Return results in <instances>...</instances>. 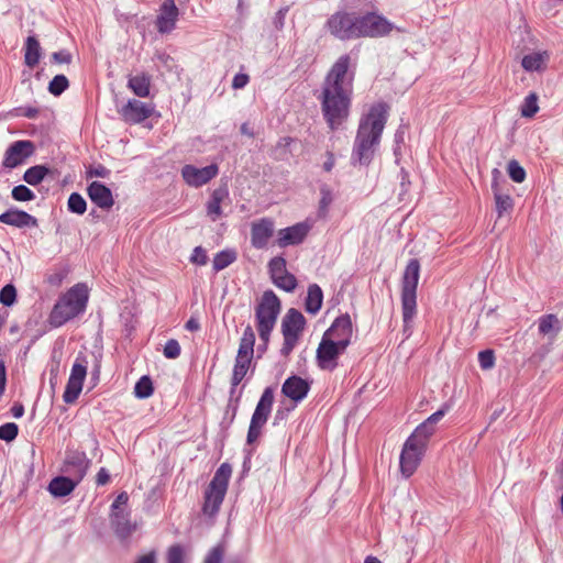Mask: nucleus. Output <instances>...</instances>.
<instances>
[{
	"label": "nucleus",
	"instance_id": "nucleus-1",
	"mask_svg": "<svg viewBox=\"0 0 563 563\" xmlns=\"http://www.w3.org/2000/svg\"><path fill=\"white\" fill-rule=\"evenodd\" d=\"M356 63L350 54L341 55L330 67L317 96L322 118L331 131L347 121L354 95Z\"/></svg>",
	"mask_w": 563,
	"mask_h": 563
},
{
	"label": "nucleus",
	"instance_id": "nucleus-2",
	"mask_svg": "<svg viewBox=\"0 0 563 563\" xmlns=\"http://www.w3.org/2000/svg\"><path fill=\"white\" fill-rule=\"evenodd\" d=\"M388 110L387 103L377 102L360 119L351 153L353 166H368L372 163L388 119Z\"/></svg>",
	"mask_w": 563,
	"mask_h": 563
},
{
	"label": "nucleus",
	"instance_id": "nucleus-3",
	"mask_svg": "<svg viewBox=\"0 0 563 563\" xmlns=\"http://www.w3.org/2000/svg\"><path fill=\"white\" fill-rule=\"evenodd\" d=\"M420 277V263L409 260L401 278L402 332L408 339L412 334L413 319L417 314V287Z\"/></svg>",
	"mask_w": 563,
	"mask_h": 563
},
{
	"label": "nucleus",
	"instance_id": "nucleus-4",
	"mask_svg": "<svg viewBox=\"0 0 563 563\" xmlns=\"http://www.w3.org/2000/svg\"><path fill=\"white\" fill-rule=\"evenodd\" d=\"M89 299L88 287L85 284H76L64 294L54 305L49 313V324L59 328L69 320L82 314Z\"/></svg>",
	"mask_w": 563,
	"mask_h": 563
},
{
	"label": "nucleus",
	"instance_id": "nucleus-5",
	"mask_svg": "<svg viewBox=\"0 0 563 563\" xmlns=\"http://www.w3.org/2000/svg\"><path fill=\"white\" fill-rule=\"evenodd\" d=\"M280 308L282 303L276 294L271 289L265 290L255 308L256 328L261 341L269 342Z\"/></svg>",
	"mask_w": 563,
	"mask_h": 563
},
{
	"label": "nucleus",
	"instance_id": "nucleus-6",
	"mask_svg": "<svg viewBox=\"0 0 563 563\" xmlns=\"http://www.w3.org/2000/svg\"><path fill=\"white\" fill-rule=\"evenodd\" d=\"M232 475V466L230 463H222L216 471L210 484L205 492V501L202 506L203 514L214 516L223 500L228 490L229 481Z\"/></svg>",
	"mask_w": 563,
	"mask_h": 563
},
{
	"label": "nucleus",
	"instance_id": "nucleus-7",
	"mask_svg": "<svg viewBox=\"0 0 563 563\" xmlns=\"http://www.w3.org/2000/svg\"><path fill=\"white\" fill-rule=\"evenodd\" d=\"M395 29V24L377 10L356 13L355 40L385 37Z\"/></svg>",
	"mask_w": 563,
	"mask_h": 563
},
{
	"label": "nucleus",
	"instance_id": "nucleus-8",
	"mask_svg": "<svg viewBox=\"0 0 563 563\" xmlns=\"http://www.w3.org/2000/svg\"><path fill=\"white\" fill-rule=\"evenodd\" d=\"M255 333L253 328L247 324L240 339L238 353L234 358L232 377L243 380L250 373L253 376L256 367L254 358Z\"/></svg>",
	"mask_w": 563,
	"mask_h": 563
},
{
	"label": "nucleus",
	"instance_id": "nucleus-9",
	"mask_svg": "<svg viewBox=\"0 0 563 563\" xmlns=\"http://www.w3.org/2000/svg\"><path fill=\"white\" fill-rule=\"evenodd\" d=\"M306 327V318L296 308L287 310L282 320V334L284 343L280 349L283 356H288L297 345Z\"/></svg>",
	"mask_w": 563,
	"mask_h": 563
},
{
	"label": "nucleus",
	"instance_id": "nucleus-10",
	"mask_svg": "<svg viewBox=\"0 0 563 563\" xmlns=\"http://www.w3.org/2000/svg\"><path fill=\"white\" fill-rule=\"evenodd\" d=\"M274 404V389L266 387L255 407L246 435V444H253L262 434V428L267 422Z\"/></svg>",
	"mask_w": 563,
	"mask_h": 563
},
{
	"label": "nucleus",
	"instance_id": "nucleus-11",
	"mask_svg": "<svg viewBox=\"0 0 563 563\" xmlns=\"http://www.w3.org/2000/svg\"><path fill=\"white\" fill-rule=\"evenodd\" d=\"M325 31L334 38L346 42L355 40L356 12L339 10L331 14L325 23Z\"/></svg>",
	"mask_w": 563,
	"mask_h": 563
},
{
	"label": "nucleus",
	"instance_id": "nucleus-12",
	"mask_svg": "<svg viewBox=\"0 0 563 563\" xmlns=\"http://www.w3.org/2000/svg\"><path fill=\"white\" fill-rule=\"evenodd\" d=\"M346 347L330 338L322 335L316 353V361L319 368L323 371H334L338 367V358L345 352Z\"/></svg>",
	"mask_w": 563,
	"mask_h": 563
},
{
	"label": "nucleus",
	"instance_id": "nucleus-13",
	"mask_svg": "<svg viewBox=\"0 0 563 563\" xmlns=\"http://www.w3.org/2000/svg\"><path fill=\"white\" fill-rule=\"evenodd\" d=\"M424 452L426 448L420 446L418 443L409 439L405 441L399 456V466L402 476L409 478L417 471Z\"/></svg>",
	"mask_w": 563,
	"mask_h": 563
},
{
	"label": "nucleus",
	"instance_id": "nucleus-14",
	"mask_svg": "<svg viewBox=\"0 0 563 563\" xmlns=\"http://www.w3.org/2000/svg\"><path fill=\"white\" fill-rule=\"evenodd\" d=\"M35 152V145L29 140H19L9 145L4 153L2 165L4 168H15L23 164Z\"/></svg>",
	"mask_w": 563,
	"mask_h": 563
},
{
	"label": "nucleus",
	"instance_id": "nucleus-15",
	"mask_svg": "<svg viewBox=\"0 0 563 563\" xmlns=\"http://www.w3.org/2000/svg\"><path fill=\"white\" fill-rule=\"evenodd\" d=\"M322 335L334 340L341 347H347L352 342L353 335V325L350 314L343 313L336 317Z\"/></svg>",
	"mask_w": 563,
	"mask_h": 563
},
{
	"label": "nucleus",
	"instance_id": "nucleus-16",
	"mask_svg": "<svg viewBox=\"0 0 563 563\" xmlns=\"http://www.w3.org/2000/svg\"><path fill=\"white\" fill-rule=\"evenodd\" d=\"M311 228V223L308 221H302L294 225L280 229L277 233L276 243L280 249L299 245L306 240Z\"/></svg>",
	"mask_w": 563,
	"mask_h": 563
},
{
	"label": "nucleus",
	"instance_id": "nucleus-17",
	"mask_svg": "<svg viewBox=\"0 0 563 563\" xmlns=\"http://www.w3.org/2000/svg\"><path fill=\"white\" fill-rule=\"evenodd\" d=\"M219 173L217 164L198 168L194 165L187 164L181 168V176L185 183L190 187H201L213 179Z\"/></svg>",
	"mask_w": 563,
	"mask_h": 563
},
{
	"label": "nucleus",
	"instance_id": "nucleus-18",
	"mask_svg": "<svg viewBox=\"0 0 563 563\" xmlns=\"http://www.w3.org/2000/svg\"><path fill=\"white\" fill-rule=\"evenodd\" d=\"M91 461L84 451H68L64 461L63 471L80 483L86 476Z\"/></svg>",
	"mask_w": 563,
	"mask_h": 563
},
{
	"label": "nucleus",
	"instance_id": "nucleus-19",
	"mask_svg": "<svg viewBox=\"0 0 563 563\" xmlns=\"http://www.w3.org/2000/svg\"><path fill=\"white\" fill-rule=\"evenodd\" d=\"M118 112L125 122L137 124L152 117L154 106L131 99Z\"/></svg>",
	"mask_w": 563,
	"mask_h": 563
},
{
	"label": "nucleus",
	"instance_id": "nucleus-20",
	"mask_svg": "<svg viewBox=\"0 0 563 563\" xmlns=\"http://www.w3.org/2000/svg\"><path fill=\"white\" fill-rule=\"evenodd\" d=\"M275 222L272 218L265 217L251 224V244L257 250L265 249L274 235Z\"/></svg>",
	"mask_w": 563,
	"mask_h": 563
},
{
	"label": "nucleus",
	"instance_id": "nucleus-21",
	"mask_svg": "<svg viewBox=\"0 0 563 563\" xmlns=\"http://www.w3.org/2000/svg\"><path fill=\"white\" fill-rule=\"evenodd\" d=\"M311 388V383L298 375L286 378L282 386V394L295 404L302 401Z\"/></svg>",
	"mask_w": 563,
	"mask_h": 563
},
{
	"label": "nucleus",
	"instance_id": "nucleus-22",
	"mask_svg": "<svg viewBox=\"0 0 563 563\" xmlns=\"http://www.w3.org/2000/svg\"><path fill=\"white\" fill-rule=\"evenodd\" d=\"M179 10L174 0H164L156 19L157 31L162 34L170 33L178 20Z\"/></svg>",
	"mask_w": 563,
	"mask_h": 563
},
{
	"label": "nucleus",
	"instance_id": "nucleus-23",
	"mask_svg": "<svg viewBox=\"0 0 563 563\" xmlns=\"http://www.w3.org/2000/svg\"><path fill=\"white\" fill-rule=\"evenodd\" d=\"M0 222L18 229L38 227V222L35 217L15 207H11L1 213Z\"/></svg>",
	"mask_w": 563,
	"mask_h": 563
},
{
	"label": "nucleus",
	"instance_id": "nucleus-24",
	"mask_svg": "<svg viewBox=\"0 0 563 563\" xmlns=\"http://www.w3.org/2000/svg\"><path fill=\"white\" fill-rule=\"evenodd\" d=\"M89 199L100 209L109 210L114 205L112 191L100 181H92L87 187Z\"/></svg>",
	"mask_w": 563,
	"mask_h": 563
},
{
	"label": "nucleus",
	"instance_id": "nucleus-25",
	"mask_svg": "<svg viewBox=\"0 0 563 563\" xmlns=\"http://www.w3.org/2000/svg\"><path fill=\"white\" fill-rule=\"evenodd\" d=\"M111 527L120 540H125L137 529L136 523L131 522L130 512L124 510H113L110 514Z\"/></svg>",
	"mask_w": 563,
	"mask_h": 563
},
{
	"label": "nucleus",
	"instance_id": "nucleus-26",
	"mask_svg": "<svg viewBox=\"0 0 563 563\" xmlns=\"http://www.w3.org/2000/svg\"><path fill=\"white\" fill-rule=\"evenodd\" d=\"M538 333L548 339L552 344L563 328V323L554 313L542 314L537 320Z\"/></svg>",
	"mask_w": 563,
	"mask_h": 563
},
{
	"label": "nucleus",
	"instance_id": "nucleus-27",
	"mask_svg": "<svg viewBox=\"0 0 563 563\" xmlns=\"http://www.w3.org/2000/svg\"><path fill=\"white\" fill-rule=\"evenodd\" d=\"M79 484L77 479L71 476H56L48 484V492L54 497H65L73 493Z\"/></svg>",
	"mask_w": 563,
	"mask_h": 563
},
{
	"label": "nucleus",
	"instance_id": "nucleus-28",
	"mask_svg": "<svg viewBox=\"0 0 563 563\" xmlns=\"http://www.w3.org/2000/svg\"><path fill=\"white\" fill-rule=\"evenodd\" d=\"M229 197V190L227 187L216 188L208 202H207V214L216 221L222 214L221 203Z\"/></svg>",
	"mask_w": 563,
	"mask_h": 563
},
{
	"label": "nucleus",
	"instance_id": "nucleus-29",
	"mask_svg": "<svg viewBox=\"0 0 563 563\" xmlns=\"http://www.w3.org/2000/svg\"><path fill=\"white\" fill-rule=\"evenodd\" d=\"M323 302V291L318 284H310L307 288V296L305 298V310L312 316H316Z\"/></svg>",
	"mask_w": 563,
	"mask_h": 563
},
{
	"label": "nucleus",
	"instance_id": "nucleus-30",
	"mask_svg": "<svg viewBox=\"0 0 563 563\" xmlns=\"http://www.w3.org/2000/svg\"><path fill=\"white\" fill-rule=\"evenodd\" d=\"M128 87L133 93L140 98H146L150 96L151 89V76L146 73H140L134 76H130L128 80Z\"/></svg>",
	"mask_w": 563,
	"mask_h": 563
},
{
	"label": "nucleus",
	"instance_id": "nucleus-31",
	"mask_svg": "<svg viewBox=\"0 0 563 563\" xmlns=\"http://www.w3.org/2000/svg\"><path fill=\"white\" fill-rule=\"evenodd\" d=\"M492 189L494 191L495 210L498 218L504 217L506 213H510L514 209V199L510 195L500 192L496 183L492 184Z\"/></svg>",
	"mask_w": 563,
	"mask_h": 563
},
{
	"label": "nucleus",
	"instance_id": "nucleus-32",
	"mask_svg": "<svg viewBox=\"0 0 563 563\" xmlns=\"http://www.w3.org/2000/svg\"><path fill=\"white\" fill-rule=\"evenodd\" d=\"M41 45L35 36H27L24 44V63L27 67H35L41 58Z\"/></svg>",
	"mask_w": 563,
	"mask_h": 563
},
{
	"label": "nucleus",
	"instance_id": "nucleus-33",
	"mask_svg": "<svg viewBox=\"0 0 563 563\" xmlns=\"http://www.w3.org/2000/svg\"><path fill=\"white\" fill-rule=\"evenodd\" d=\"M435 427L429 424L426 420L416 427L413 432L407 438L420 446L427 449L429 439L434 434Z\"/></svg>",
	"mask_w": 563,
	"mask_h": 563
},
{
	"label": "nucleus",
	"instance_id": "nucleus-34",
	"mask_svg": "<svg viewBox=\"0 0 563 563\" xmlns=\"http://www.w3.org/2000/svg\"><path fill=\"white\" fill-rule=\"evenodd\" d=\"M238 254L233 249H227L218 252L212 261L214 272H220L236 261Z\"/></svg>",
	"mask_w": 563,
	"mask_h": 563
},
{
	"label": "nucleus",
	"instance_id": "nucleus-35",
	"mask_svg": "<svg viewBox=\"0 0 563 563\" xmlns=\"http://www.w3.org/2000/svg\"><path fill=\"white\" fill-rule=\"evenodd\" d=\"M48 173L49 168L47 166L34 165L24 172L23 180L31 186H37Z\"/></svg>",
	"mask_w": 563,
	"mask_h": 563
},
{
	"label": "nucleus",
	"instance_id": "nucleus-36",
	"mask_svg": "<svg viewBox=\"0 0 563 563\" xmlns=\"http://www.w3.org/2000/svg\"><path fill=\"white\" fill-rule=\"evenodd\" d=\"M547 53H531L525 55L521 60V66L527 71H538L542 69Z\"/></svg>",
	"mask_w": 563,
	"mask_h": 563
},
{
	"label": "nucleus",
	"instance_id": "nucleus-37",
	"mask_svg": "<svg viewBox=\"0 0 563 563\" xmlns=\"http://www.w3.org/2000/svg\"><path fill=\"white\" fill-rule=\"evenodd\" d=\"M87 364L88 362L86 356L79 354L73 364L68 379L84 384L85 377L87 375Z\"/></svg>",
	"mask_w": 563,
	"mask_h": 563
},
{
	"label": "nucleus",
	"instance_id": "nucleus-38",
	"mask_svg": "<svg viewBox=\"0 0 563 563\" xmlns=\"http://www.w3.org/2000/svg\"><path fill=\"white\" fill-rule=\"evenodd\" d=\"M320 195L321 198L318 207V218L324 219L329 213V207L333 202V194L328 185H322L320 187Z\"/></svg>",
	"mask_w": 563,
	"mask_h": 563
},
{
	"label": "nucleus",
	"instance_id": "nucleus-39",
	"mask_svg": "<svg viewBox=\"0 0 563 563\" xmlns=\"http://www.w3.org/2000/svg\"><path fill=\"white\" fill-rule=\"evenodd\" d=\"M538 95L530 92L522 101L520 106V114L523 118H533L539 111Z\"/></svg>",
	"mask_w": 563,
	"mask_h": 563
},
{
	"label": "nucleus",
	"instance_id": "nucleus-40",
	"mask_svg": "<svg viewBox=\"0 0 563 563\" xmlns=\"http://www.w3.org/2000/svg\"><path fill=\"white\" fill-rule=\"evenodd\" d=\"M154 391L153 383L150 376H142L134 386V395L140 399L148 398Z\"/></svg>",
	"mask_w": 563,
	"mask_h": 563
},
{
	"label": "nucleus",
	"instance_id": "nucleus-41",
	"mask_svg": "<svg viewBox=\"0 0 563 563\" xmlns=\"http://www.w3.org/2000/svg\"><path fill=\"white\" fill-rule=\"evenodd\" d=\"M286 265L287 262L283 256H275L268 262L267 267L272 282L288 272Z\"/></svg>",
	"mask_w": 563,
	"mask_h": 563
},
{
	"label": "nucleus",
	"instance_id": "nucleus-42",
	"mask_svg": "<svg viewBox=\"0 0 563 563\" xmlns=\"http://www.w3.org/2000/svg\"><path fill=\"white\" fill-rule=\"evenodd\" d=\"M239 407H240V404H236L235 400L228 401L224 412H223L222 420L220 422V427L223 430H228L232 426V423L235 420Z\"/></svg>",
	"mask_w": 563,
	"mask_h": 563
},
{
	"label": "nucleus",
	"instance_id": "nucleus-43",
	"mask_svg": "<svg viewBox=\"0 0 563 563\" xmlns=\"http://www.w3.org/2000/svg\"><path fill=\"white\" fill-rule=\"evenodd\" d=\"M67 208L71 213L84 214L87 210V202L78 192H73L68 197Z\"/></svg>",
	"mask_w": 563,
	"mask_h": 563
},
{
	"label": "nucleus",
	"instance_id": "nucleus-44",
	"mask_svg": "<svg viewBox=\"0 0 563 563\" xmlns=\"http://www.w3.org/2000/svg\"><path fill=\"white\" fill-rule=\"evenodd\" d=\"M69 87V81L65 75H56L48 84V91L55 97L60 96Z\"/></svg>",
	"mask_w": 563,
	"mask_h": 563
},
{
	"label": "nucleus",
	"instance_id": "nucleus-45",
	"mask_svg": "<svg viewBox=\"0 0 563 563\" xmlns=\"http://www.w3.org/2000/svg\"><path fill=\"white\" fill-rule=\"evenodd\" d=\"M273 284L287 292H292L298 285L296 277L289 272L275 278Z\"/></svg>",
	"mask_w": 563,
	"mask_h": 563
},
{
	"label": "nucleus",
	"instance_id": "nucleus-46",
	"mask_svg": "<svg viewBox=\"0 0 563 563\" xmlns=\"http://www.w3.org/2000/svg\"><path fill=\"white\" fill-rule=\"evenodd\" d=\"M507 173L510 179L518 184L525 181L527 176L525 168L516 159L508 162Z\"/></svg>",
	"mask_w": 563,
	"mask_h": 563
},
{
	"label": "nucleus",
	"instance_id": "nucleus-47",
	"mask_svg": "<svg viewBox=\"0 0 563 563\" xmlns=\"http://www.w3.org/2000/svg\"><path fill=\"white\" fill-rule=\"evenodd\" d=\"M82 389V384L78 382L69 380L66 384L63 399L66 404H73L76 401Z\"/></svg>",
	"mask_w": 563,
	"mask_h": 563
},
{
	"label": "nucleus",
	"instance_id": "nucleus-48",
	"mask_svg": "<svg viewBox=\"0 0 563 563\" xmlns=\"http://www.w3.org/2000/svg\"><path fill=\"white\" fill-rule=\"evenodd\" d=\"M11 196L15 201H32L35 199V194L25 185H18L13 187Z\"/></svg>",
	"mask_w": 563,
	"mask_h": 563
},
{
	"label": "nucleus",
	"instance_id": "nucleus-49",
	"mask_svg": "<svg viewBox=\"0 0 563 563\" xmlns=\"http://www.w3.org/2000/svg\"><path fill=\"white\" fill-rule=\"evenodd\" d=\"M16 301V289L12 284H7L0 290V302L10 307Z\"/></svg>",
	"mask_w": 563,
	"mask_h": 563
},
{
	"label": "nucleus",
	"instance_id": "nucleus-50",
	"mask_svg": "<svg viewBox=\"0 0 563 563\" xmlns=\"http://www.w3.org/2000/svg\"><path fill=\"white\" fill-rule=\"evenodd\" d=\"M19 427L14 422H7L0 426V440L11 442L16 439Z\"/></svg>",
	"mask_w": 563,
	"mask_h": 563
},
{
	"label": "nucleus",
	"instance_id": "nucleus-51",
	"mask_svg": "<svg viewBox=\"0 0 563 563\" xmlns=\"http://www.w3.org/2000/svg\"><path fill=\"white\" fill-rule=\"evenodd\" d=\"M180 344L175 339H169L164 345L163 354L166 358L175 360L180 355Z\"/></svg>",
	"mask_w": 563,
	"mask_h": 563
},
{
	"label": "nucleus",
	"instance_id": "nucleus-52",
	"mask_svg": "<svg viewBox=\"0 0 563 563\" xmlns=\"http://www.w3.org/2000/svg\"><path fill=\"white\" fill-rule=\"evenodd\" d=\"M184 548L180 544H174L167 551V563H184Z\"/></svg>",
	"mask_w": 563,
	"mask_h": 563
},
{
	"label": "nucleus",
	"instance_id": "nucleus-53",
	"mask_svg": "<svg viewBox=\"0 0 563 563\" xmlns=\"http://www.w3.org/2000/svg\"><path fill=\"white\" fill-rule=\"evenodd\" d=\"M478 363L482 369H490L495 365V354L492 350H484L478 353Z\"/></svg>",
	"mask_w": 563,
	"mask_h": 563
},
{
	"label": "nucleus",
	"instance_id": "nucleus-54",
	"mask_svg": "<svg viewBox=\"0 0 563 563\" xmlns=\"http://www.w3.org/2000/svg\"><path fill=\"white\" fill-rule=\"evenodd\" d=\"M110 174H111V172L109 168H107L102 164H97V165L90 166L87 169L86 177L87 178H92V177L108 178L110 176Z\"/></svg>",
	"mask_w": 563,
	"mask_h": 563
},
{
	"label": "nucleus",
	"instance_id": "nucleus-55",
	"mask_svg": "<svg viewBox=\"0 0 563 563\" xmlns=\"http://www.w3.org/2000/svg\"><path fill=\"white\" fill-rule=\"evenodd\" d=\"M190 262L199 266L206 265L208 262L206 250L202 246H196L191 253Z\"/></svg>",
	"mask_w": 563,
	"mask_h": 563
},
{
	"label": "nucleus",
	"instance_id": "nucleus-56",
	"mask_svg": "<svg viewBox=\"0 0 563 563\" xmlns=\"http://www.w3.org/2000/svg\"><path fill=\"white\" fill-rule=\"evenodd\" d=\"M241 379H235L231 376L230 379V390H229V399L228 401H234L240 404L242 397V389L238 393V386L242 383Z\"/></svg>",
	"mask_w": 563,
	"mask_h": 563
},
{
	"label": "nucleus",
	"instance_id": "nucleus-57",
	"mask_svg": "<svg viewBox=\"0 0 563 563\" xmlns=\"http://www.w3.org/2000/svg\"><path fill=\"white\" fill-rule=\"evenodd\" d=\"M223 559V549L220 545L212 548L203 560V563H221Z\"/></svg>",
	"mask_w": 563,
	"mask_h": 563
},
{
	"label": "nucleus",
	"instance_id": "nucleus-58",
	"mask_svg": "<svg viewBox=\"0 0 563 563\" xmlns=\"http://www.w3.org/2000/svg\"><path fill=\"white\" fill-rule=\"evenodd\" d=\"M14 114L19 117H25L29 119H35L37 118L40 110L35 107L25 106V107H18L14 110Z\"/></svg>",
	"mask_w": 563,
	"mask_h": 563
},
{
	"label": "nucleus",
	"instance_id": "nucleus-59",
	"mask_svg": "<svg viewBox=\"0 0 563 563\" xmlns=\"http://www.w3.org/2000/svg\"><path fill=\"white\" fill-rule=\"evenodd\" d=\"M52 60L56 64H70L73 56L67 49H60L52 54Z\"/></svg>",
	"mask_w": 563,
	"mask_h": 563
},
{
	"label": "nucleus",
	"instance_id": "nucleus-60",
	"mask_svg": "<svg viewBox=\"0 0 563 563\" xmlns=\"http://www.w3.org/2000/svg\"><path fill=\"white\" fill-rule=\"evenodd\" d=\"M449 410V406L448 405H443L442 408H440L439 410H437L435 412H433L431 416H429L426 421L435 427V424L445 416V413L448 412Z\"/></svg>",
	"mask_w": 563,
	"mask_h": 563
},
{
	"label": "nucleus",
	"instance_id": "nucleus-61",
	"mask_svg": "<svg viewBox=\"0 0 563 563\" xmlns=\"http://www.w3.org/2000/svg\"><path fill=\"white\" fill-rule=\"evenodd\" d=\"M249 81H250V77L247 74L238 73L233 77L232 87L234 89H242L249 84Z\"/></svg>",
	"mask_w": 563,
	"mask_h": 563
},
{
	"label": "nucleus",
	"instance_id": "nucleus-62",
	"mask_svg": "<svg viewBox=\"0 0 563 563\" xmlns=\"http://www.w3.org/2000/svg\"><path fill=\"white\" fill-rule=\"evenodd\" d=\"M128 501H129L128 493L126 492L120 493L111 505V512H113V510H123L122 506L126 505Z\"/></svg>",
	"mask_w": 563,
	"mask_h": 563
},
{
	"label": "nucleus",
	"instance_id": "nucleus-63",
	"mask_svg": "<svg viewBox=\"0 0 563 563\" xmlns=\"http://www.w3.org/2000/svg\"><path fill=\"white\" fill-rule=\"evenodd\" d=\"M110 481L109 471L106 467H101L96 475V484L97 486H104Z\"/></svg>",
	"mask_w": 563,
	"mask_h": 563
},
{
	"label": "nucleus",
	"instance_id": "nucleus-64",
	"mask_svg": "<svg viewBox=\"0 0 563 563\" xmlns=\"http://www.w3.org/2000/svg\"><path fill=\"white\" fill-rule=\"evenodd\" d=\"M185 329L190 331V332H196V331H199L200 330V322L197 318L195 317H190L186 323H185Z\"/></svg>",
	"mask_w": 563,
	"mask_h": 563
}]
</instances>
